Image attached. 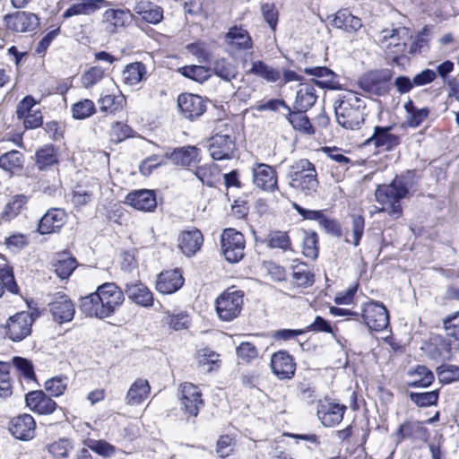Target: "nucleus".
I'll return each instance as SVG.
<instances>
[{
	"instance_id": "37",
	"label": "nucleus",
	"mask_w": 459,
	"mask_h": 459,
	"mask_svg": "<svg viewBox=\"0 0 459 459\" xmlns=\"http://www.w3.org/2000/svg\"><path fill=\"white\" fill-rule=\"evenodd\" d=\"M147 70L142 62L128 64L122 72L123 82L129 86H135L145 79Z\"/></svg>"
},
{
	"instance_id": "16",
	"label": "nucleus",
	"mask_w": 459,
	"mask_h": 459,
	"mask_svg": "<svg viewBox=\"0 0 459 459\" xmlns=\"http://www.w3.org/2000/svg\"><path fill=\"white\" fill-rule=\"evenodd\" d=\"M4 20L9 30L20 33L31 32L39 24V20L35 13L23 11L6 14Z\"/></svg>"
},
{
	"instance_id": "14",
	"label": "nucleus",
	"mask_w": 459,
	"mask_h": 459,
	"mask_svg": "<svg viewBox=\"0 0 459 459\" xmlns=\"http://www.w3.org/2000/svg\"><path fill=\"white\" fill-rule=\"evenodd\" d=\"M181 405L186 413L196 417L199 410L204 406L202 393L198 386L186 382L180 385Z\"/></svg>"
},
{
	"instance_id": "49",
	"label": "nucleus",
	"mask_w": 459,
	"mask_h": 459,
	"mask_svg": "<svg viewBox=\"0 0 459 459\" xmlns=\"http://www.w3.org/2000/svg\"><path fill=\"white\" fill-rule=\"evenodd\" d=\"M181 74L197 82H203L211 77V68L204 65H186L180 69Z\"/></svg>"
},
{
	"instance_id": "2",
	"label": "nucleus",
	"mask_w": 459,
	"mask_h": 459,
	"mask_svg": "<svg viewBox=\"0 0 459 459\" xmlns=\"http://www.w3.org/2000/svg\"><path fill=\"white\" fill-rule=\"evenodd\" d=\"M411 186L406 176L396 177L388 185L378 186L376 190V199L383 205L378 212H387L390 215L398 218L402 214L401 199L404 198Z\"/></svg>"
},
{
	"instance_id": "60",
	"label": "nucleus",
	"mask_w": 459,
	"mask_h": 459,
	"mask_svg": "<svg viewBox=\"0 0 459 459\" xmlns=\"http://www.w3.org/2000/svg\"><path fill=\"white\" fill-rule=\"evenodd\" d=\"M237 355L242 361L247 363L258 355L256 347L251 342H241L237 348Z\"/></svg>"
},
{
	"instance_id": "23",
	"label": "nucleus",
	"mask_w": 459,
	"mask_h": 459,
	"mask_svg": "<svg viewBox=\"0 0 459 459\" xmlns=\"http://www.w3.org/2000/svg\"><path fill=\"white\" fill-rule=\"evenodd\" d=\"M184 284V278L179 270L161 272L156 281V290L162 294H172Z\"/></svg>"
},
{
	"instance_id": "58",
	"label": "nucleus",
	"mask_w": 459,
	"mask_h": 459,
	"mask_svg": "<svg viewBox=\"0 0 459 459\" xmlns=\"http://www.w3.org/2000/svg\"><path fill=\"white\" fill-rule=\"evenodd\" d=\"M302 253L307 258L315 260L318 255L317 235L316 233H306L303 238Z\"/></svg>"
},
{
	"instance_id": "27",
	"label": "nucleus",
	"mask_w": 459,
	"mask_h": 459,
	"mask_svg": "<svg viewBox=\"0 0 459 459\" xmlns=\"http://www.w3.org/2000/svg\"><path fill=\"white\" fill-rule=\"evenodd\" d=\"M305 73L314 76L308 82L322 89L334 90L337 88L336 74L325 66L305 68Z\"/></svg>"
},
{
	"instance_id": "54",
	"label": "nucleus",
	"mask_w": 459,
	"mask_h": 459,
	"mask_svg": "<svg viewBox=\"0 0 459 459\" xmlns=\"http://www.w3.org/2000/svg\"><path fill=\"white\" fill-rule=\"evenodd\" d=\"M85 445L91 450L106 457L112 456L116 452L115 446L105 440H95L90 438L85 441Z\"/></svg>"
},
{
	"instance_id": "13",
	"label": "nucleus",
	"mask_w": 459,
	"mask_h": 459,
	"mask_svg": "<svg viewBox=\"0 0 459 459\" xmlns=\"http://www.w3.org/2000/svg\"><path fill=\"white\" fill-rule=\"evenodd\" d=\"M134 19V14L129 9H108L103 13L102 26L109 34L117 33L128 26Z\"/></svg>"
},
{
	"instance_id": "12",
	"label": "nucleus",
	"mask_w": 459,
	"mask_h": 459,
	"mask_svg": "<svg viewBox=\"0 0 459 459\" xmlns=\"http://www.w3.org/2000/svg\"><path fill=\"white\" fill-rule=\"evenodd\" d=\"M346 411V406L331 399L319 400L316 405V415L321 423L327 428L339 424Z\"/></svg>"
},
{
	"instance_id": "62",
	"label": "nucleus",
	"mask_w": 459,
	"mask_h": 459,
	"mask_svg": "<svg viewBox=\"0 0 459 459\" xmlns=\"http://www.w3.org/2000/svg\"><path fill=\"white\" fill-rule=\"evenodd\" d=\"M261 11L265 22L268 23L271 29L274 30L278 22V12L275 9L274 4L271 3L263 4L261 6Z\"/></svg>"
},
{
	"instance_id": "45",
	"label": "nucleus",
	"mask_w": 459,
	"mask_h": 459,
	"mask_svg": "<svg viewBox=\"0 0 459 459\" xmlns=\"http://www.w3.org/2000/svg\"><path fill=\"white\" fill-rule=\"evenodd\" d=\"M306 111L290 112L288 117L289 122L291 124L295 130L301 133L313 134L314 127L312 126L308 117L304 114Z\"/></svg>"
},
{
	"instance_id": "18",
	"label": "nucleus",
	"mask_w": 459,
	"mask_h": 459,
	"mask_svg": "<svg viewBox=\"0 0 459 459\" xmlns=\"http://www.w3.org/2000/svg\"><path fill=\"white\" fill-rule=\"evenodd\" d=\"M66 221V212L60 208H50L39 221L38 230L40 234L58 232Z\"/></svg>"
},
{
	"instance_id": "47",
	"label": "nucleus",
	"mask_w": 459,
	"mask_h": 459,
	"mask_svg": "<svg viewBox=\"0 0 459 459\" xmlns=\"http://www.w3.org/2000/svg\"><path fill=\"white\" fill-rule=\"evenodd\" d=\"M68 377L65 376H56L48 379L44 388L51 396L58 397L65 394L68 386Z\"/></svg>"
},
{
	"instance_id": "36",
	"label": "nucleus",
	"mask_w": 459,
	"mask_h": 459,
	"mask_svg": "<svg viewBox=\"0 0 459 459\" xmlns=\"http://www.w3.org/2000/svg\"><path fill=\"white\" fill-rule=\"evenodd\" d=\"M408 376L410 380L407 382L408 386L411 387H428L434 379V374L427 367L418 365L415 368L409 370Z\"/></svg>"
},
{
	"instance_id": "8",
	"label": "nucleus",
	"mask_w": 459,
	"mask_h": 459,
	"mask_svg": "<svg viewBox=\"0 0 459 459\" xmlns=\"http://www.w3.org/2000/svg\"><path fill=\"white\" fill-rule=\"evenodd\" d=\"M243 296L241 290H227L222 292L215 300L218 317L225 322L237 318L242 309Z\"/></svg>"
},
{
	"instance_id": "29",
	"label": "nucleus",
	"mask_w": 459,
	"mask_h": 459,
	"mask_svg": "<svg viewBox=\"0 0 459 459\" xmlns=\"http://www.w3.org/2000/svg\"><path fill=\"white\" fill-rule=\"evenodd\" d=\"M108 5L106 0H77L63 14L64 18L75 15H91Z\"/></svg>"
},
{
	"instance_id": "35",
	"label": "nucleus",
	"mask_w": 459,
	"mask_h": 459,
	"mask_svg": "<svg viewBox=\"0 0 459 459\" xmlns=\"http://www.w3.org/2000/svg\"><path fill=\"white\" fill-rule=\"evenodd\" d=\"M457 344L450 340L440 338L429 351L431 359L437 361H449L452 359L455 351H457Z\"/></svg>"
},
{
	"instance_id": "19",
	"label": "nucleus",
	"mask_w": 459,
	"mask_h": 459,
	"mask_svg": "<svg viewBox=\"0 0 459 459\" xmlns=\"http://www.w3.org/2000/svg\"><path fill=\"white\" fill-rule=\"evenodd\" d=\"M178 105L184 117L190 120L199 117L206 109V104L203 98L191 93L179 95Z\"/></svg>"
},
{
	"instance_id": "32",
	"label": "nucleus",
	"mask_w": 459,
	"mask_h": 459,
	"mask_svg": "<svg viewBox=\"0 0 459 459\" xmlns=\"http://www.w3.org/2000/svg\"><path fill=\"white\" fill-rule=\"evenodd\" d=\"M204 238L200 230L184 231L178 238V247L187 256L195 255L201 247Z\"/></svg>"
},
{
	"instance_id": "6",
	"label": "nucleus",
	"mask_w": 459,
	"mask_h": 459,
	"mask_svg": "<svg viewBox=\"0 0 459 459\" xmlns=\"http://www.w3.org/2000/svg\"><path fill=\"white\" fill-rule=\"evenodd\" d=\"M410 37V30L405 27L385 29L378 34L377 42L381 48L392 56L393 61L397 63Z\"/></svg>"
},
{
	"instance_id": "38",
	"label": "nucleus",
	"mask_w": 459,
	"mask_h": 459,
	"mask_svg": "<svg viewBox=\"0 0 459 459\" xmlns=\"http://www.w3.org/2000/svg\"><path fill=\"white\" fill-rule=\"evenodd\" d=\"M247 74L258 76L268 82H277L281 80V72L278 69L269 66L260 60L253 61Z\"/></svg>"
},
{
	"instance_id": "20",
	"label": "nucleus",
	"mask_w": 459,
	"mask_h": 459,
	"mask_svg": "<svg viewBox=\"0 0 459 459\" xmlns=\"http://www.w3.org/2000/svg\"><path fill=\"white\" fill-rule=\"evenodd\" d=\"M271 367L273 372L279 379H290L296 371V363L292 356L284 351L273 354Z\"/></svg>"
},
{
	"instance_id": "25",
	"label": "nucleus",
	"mask_w": 459,
	"mask_h": 459,
	"mask_svg": "<svg viewBox=\"0 0 459 459\" xmlns=\"http://www.w3.org/2000/svg\"><path fill=\"white\" fill-rule=\"evenodd\" d=\"M36 423L30 414L14 418L10 424V432L18 439L30 440L34 437Z\"/></svg>"
},
{
	"instance_id": "22",
	"label": "nucleus",
	"mask_w": 459,
	"mask_h": 459,
	"mask_svg": "<svg viewBox=\"0 0 459 459\" xmlns=\"http://www.w3.org/2000/svg\"><path fill=\"white\" fill-rule=\"evenodd\" d=\"M125 293L138 306L149 307L153 305V295L149 288L140 281H132L125 286Z\"/></svg>"
},
{
	"instance_id": "3",
	"label": "nucleus",
	"mask_w": 459,
	"mask_h": 459,
	"mask_svg": "<svg viewBox=\"0 0 459 459\" xmlns=\"http://www.w3.org/2000/svg\"><path fill=\"white\" fill-rule=\"evenodd\" d=\"M366 103L357 92L346 91L335 107L337 122L347 129H356L364 122Z\"/></svg>"
},
{
	"instance_id": "17",
	"label": "nucleus",
	"mask_w": 459,
	"mask_h": 459,
	"mask_svg": "<svg viewBox=\"0 0 459 459\" xmlns=\"http://www.w3.org/2000/svg\"><path fill=\"white\" fill-rule=\"evenodd\" d=\"M393 126H375L373 134L366 144L374 145L382 151H390L400 144V136L392 133Z\"/></svg>"
},
{
	"instance_id": "4",
	"label": "nucleus",
	"mask_w": 459,
	"mask_h": 459,
	"mask_svg": "<svg viewBox=\"0 0 459 459\" xmlns=\"http://www.w3.org/2000/svg\"><path fill=\"white\" fill-rule=\"evenodd\" d=\"M289 178L290 186L305 195H312L318 188L316 168L308 160L301 159L296 161L290 167Z\"/></svg>"
},
{
	"instance_id": "55",
	"label": "nucleus",
	"mask_w": 459,
	"mask_h": 459,
	"mask_svg": "<svg viewBox=\"0 0 459 459\" xmlns=\"http://www.w3.org/2000/svg\"><path fill=\"white\" fill-rule=\"evenodd\" d=\"M411 402L420 407H428L436 404L438 400V392L430 391L424 393H411Z\"/></svg>"
},
{
	"instance_id": "63",
	"label": "nucleus",
	"mask_w": 459,
	"mask_h": 459,
	"mask_svg": "<svg viewBox=\"0 0 459 459\" xmlns=\"http://www.w3.org/2000/svg\"><path fill=\"white\" fill-rule=\"evenodd\" d=\"M27 198L25 195H16L13 198V200L8 203L4 209V214L8 218H12L16 216L22 207L26 204Z\"/></svg>"
},
{
	"instance_id": "39",
	"label": "nucleus",
	"mask_w": 459,
	"mask_h": 459,
	"mask_svg": "<svg viewBox=\"0 0 459 459\" xmlns=\"http://www.w3.org/2000/svg\"><path fill=\"white\" fill-rule=\"evenodd\" d=\"M226 40L236 49H250L253 46L248 32L242 28H231L226 34Z\"/></svg>"
},
{
	"instance_id": "1",
	"label": "nucleus",
	"mask_w": 459,
	"mask_h": 459,
	"mask_svg": "<svg viewBox=\"0 0 459 459\" xmlns=\"http://www.w3.org/2000/svg\"><path fill=\"white\" fill-rule=\"evenodd\" d=\"M124 301V291L116 283L106 282L81 298L79 308L86 316L104 319L112 316Z\"/></svg>"
},
{
	"instance_id": "51",
	"label": "nucleus",
	"mask_w": 459,
	"mask_h": 459,
	"mask_svg": "<svg viewBox=\"0 0 459 459\" xmlns=\"http://www.w3.org/2000/svg\"><path fill=\"white\" fill-rule=\"evenodd\" d=\"M95 105L92 100L85 99L73 105V117L76 119H85L95 113Z\"/></svg>"
},
{
	"instance_id": "50",
	"label": "nucleus",
	"mask_w": 459,
	"mask_h": 459,
	"mask_svg": "<svg viewBox=\"0 0 459 459\" xmlns=\"http://www.w3.org/2000/svg\"><path fill=\"white\" fill-rule=\"evenodd\" d=\"M166 322L175 331L187 329L190 325V316L185 312L171 314L166 312Z\"/></svg>"
},
{
	"instance_id": "34",
	"label": "nucleus",
	"mask_w": 459,
	"mask_h": 459,
	"mask_svg": "<svg viewBox=\"0 0 459 459\" xmlns=\"http://www.w3.org/2000/svg\"><path fill=\"white\" fill-rule=\"evenodd\" d=\"M151 393V386L147 379L137 378L129 387L126 395L128 405H138L146 400Z\"/></svg>"
},
{
	"instance_id": "33",
	"label": "nucleus",
	"mask_w": 459,
	"mask_h": 459,
	"mask_svg": "<svg viewBox=\"0 0 459 459\" xmlns=\"http://www.w3.org/2000/svg\"><path fill=\"white\" fill-rule=\"evenodd\" d=\"M317 95L312 82L299 83L295 99V108L299 111H307L316 101Z\"/></svg>"
},
{
	"instance_id": "41",
	"label": "nucleus",
	"mask_w": 459,
	"mask_h": 459,
	"mask_svg": "<svg viewBox=\"0 0 459 459\" xmlns=\"http://www.w3.org/2000/svg\"><path fill=\"white\" fill-rule=\"evenodd\" d=\"M58 162L57 151L52 144H47L36 152V165L44 170Z\"/></svg>"
},
{
	"instance_id": "28",
	"label": "nucleus",
	"mask_w": 459,
	"mask_h": 459,
	"mask_svg": "<svg viewBox=\"0 0 459 459\" xmlns=\"http://www.w3.org/2000/svg\"><path fill=\"white\" fill-rule=\"evenodd\" d=\"M50 311L54 319L62 324L70 322L74 316L75 308L70 299L62 295L50 303Z\"/></svg>"
},
{
	"instance_id": "56",
	"label": "nucleus",
	"mask_w": 459,
	"mask_h": 459,
	"mask_svg": "<svg viewBox=\"0 0 459 459\" xmlns=\"http://www.w3.org/2000/svg\"><path fill=\"white\" fill-rule=\"evenodd\" d=\"M438 379L442 383L459 381V368L454 365L443 364L436 369Z\"/></svg>"
},
{
	"instance_id": "43",
	"label": "nucleus",
	"mask_w": 459,
	"mask_h": 459,
	"mask_svg": "<svg viewBox=\"0 0 459 459\" xmlns=\"http://www.w3.org/2000/svg\"><path fill=\"white\" fill-rule=\"evenodd\" d=\"M350 220L351 221L347 228V235L350 231L351 232V243L354 247H358L364 233L365 220L363 215L358 213L350 214Z\"/></svg>"
},
{
	"instance_id": "10",
	"label": "nucleus",
	"mask_w": 459,
	"mask_h": 459,
	"mask_svg": "<svg viewBox=\"0 0 459 459\" xmlns=\"http://www.w3.org/2000/svg\"><path fill=\"white\" fill-rule=\"evenodd\" d=\"M221 252L230 263H238L244 257V235L234 229H225L221 237Z\"/></svg>"
},
{
	"instance_id": "42",
	"label": "nucleus",
	"mask_w": 459,
	"mask_h": 459,
	"mask_svg": "<svg viewBox=\"0 0 459 459\" xmlns=\"http://www.w3.org/2000/svg\"><path fill=\"white\" fill-rule=\"evenodd\" d=\"M426 429L419 421H406L399 426L395 436L400 442L404 438H421Z\"/></svg>"
},
{
	"instance_id": "5",
	"label": "nucleus",
	"mask_w": 459,
	"mask_h": 459,
	"mask_svg": "<svg viewBox=\"0 0 459 459\" xmlns=\"http://www.w3.org/2000/svg\"><path fill=\"white\" fill-rule=\"evenodd\" d=\"M217 132L210 138L209 152L215 160H230L236 149L234 130L230 126L220 122Z\"/></svg>"
},
{
	"instance_id": "61",
	"label": "nucleus",
	"mask_w": 459,
	"mask_h": 459,
	"mask_svg": "<svg viewBox=\"0 0 459 459\" xmlns=\"http://www.w3.org/2000/svg\"><path fill=\"white\" fill-rule=\"evenodd\" d=\"M132 129L122 123L113 124L110 132L111 140L115 143H120L131 136Z\"/></svg>"
},
{
	"instance_id": "59",
	"label": "nucleus",
	"mask_w": 459,
	"mask_h": 459,
	"mask_svg": "<svg viewBox=\"0 0 459 459\" xmlns=\"http://www.w3.org/2000/svg\"><path fill=\"white\" fill-rule=\"evenodd\" d=\"M293 278L297 285L300 287H307L313 284L314 275L306 268L305 265H298L294 267Z\"/></svg>"
},
{
	"instance_id": "21",
	"label": "nucleus",
	"mask_w": 459,
	"mask_h": 459,
	"mask_svg": "<svg viewBox=\"0 0 459 459\" xmlns=\"http://www.w3.org/2000/svg\"><path fill=\"white\" fill-rule=\"evenodd\" d=\"M25 402L31 411L39 414H51L57 407L56 403L42 390L29 392L25 396Z\"/></svg>"
},
{
	"instance_id": "9",
	"label": "nucleus",
	"mask_w": 459,
	"mask_h": 459,
	"mask_svg": "<svg viewBox=\"0 0 459 459\" xmlns=\"http://www.w3.org/2000/svg\"><path fill=\"white\" fill-rule=\"evenodd\" d=\"M36 316L33 313L22 311L10 316L2 326L5 335L13 342H20L31 332V326Z\"/></svg>"
},
{
	"instance_id": "40",
	"label": "nucleus",
	"mask_w": 459,
	"mask_h": 459,
	"mask_svg": "<svg viewBox=\"0 0 459 459\" xmlns=\"http://www.w3.org/2000/svg\"><path fill=\"white\" fill-rule=\"evenodd\" d=\"M225 82H231L238 74V66L226 58L216 59L212 63L211 72Z\"/></svg>"
},
{
	"instance_id": "57",
	"label": "nucleus",
	"mask_w": 459,
	"mask_h": 459,
	"mask_svg": "<svg viewBox=\"0 0 459 459\" xmlns=\"http://www.w3.org/2000/svg\"><path fill=\"white\" fill-rule=\"evenodd\" d=\"M267 245L271 248L287 250L290 247V239L286 232L273 231L268 235Z\"/></svg>"
},
{
	"instance_id": "53",
	"label": "nucleus",
	"mask_w": 459,
	"mask_h": 459,
	"mask_svg": "<svg viewBox=\"0 0 459 459\" xmlns=\"http://www.w3.org/2000/svg\"><path fill=\"white\" fill-rule=\"evenodd\" d=\"M104 69L100 66H92L85 71L81 77L82 85L84 88H91L98 83L104 76Z\"/></svg>"
},
{
	"instance_id": "30",
	"label": "nucleus",
	"mask_w": 459,
	"mask_h": 459,
	"mask_svg": "<svg viewBox=\"0 0 459 459\" xmlns=\"http://www.w3.org/2000/svg\"><path fill=\"white\" fill-rule=\"evenodd\" d=\"M333 27L346 32H356L362 27L361 20L353 15L348 9L339 10L331 21Z\"/></svg>"
},
{
	"instance_id": "31",
	"label": "nucleus",
	"mask_w": 459,
	"mask_h": 459,
	"mask_svg": "<svg viewBox=\"0 0 459 459\" xmlns=\"http://www.w3.org/2000/svg\"><path fill=\"white\" fill-rule=\"evenodd\" d=\"M198 156V149L194 146L175 149L172 152L166 153V157L169 158L173 164L182 167L195 166L199 161Z\"/></svg>"
},
{
	"instance_id": "46",
	"label": "nucleus",
	"mask_w": 459,
	"mask_h": 459,
	"mask_svg": "<svg viewBox=\"0 0 459 459\" xmlns=\"http://www.w3.org/2000/svg\"><path fill=\"white\" fill-rule=\"evenodd\" d=\"M408 113L406 125L410 127H418L424 120L427 119L429 110L427 108H417L410 101L405 105Z\"/></svg>"
},
{
	"instance_id": "7",
	"label": "nucleus",
	"mask_w": 459,
	"mask_h": 459,
	"mask_svg": "<svg viewBox=\"0 0 459 459\" xmlns=\"http://www.w3.org/2000/svg\"><path fill=\"white\" fill-rule=\"evenodd\" d=\"M393 73L389 69L370 70L362 74L358 81L359 87L372 96H384L390 91Z\"/></svg>"
},
{
	"instance_id": "15",
	"label": "nucleus",
	"mask_w": 459,
	"mask_h": 459,
	"mask_svg": "<svg viewBox=\"0 0 459 459\" xmlns=\"http://www.w3.org/2000/svg\"><path fill=\"white\" fill-rule=\"evenodd\" d=\"M254 185L266 192H273L278 188L277 173L275 169L265 163H255L252 168Z\"/></svg>"
},
{
	"instance_id": "64",
	"label": "nucleus",
	"mask_w": 459,
	"mask_h": 459,
	"mask_svg": "<svg viewBox=\"0 0 459 459\" xmlns=\"http://www.w3.org/2000/svg\"><path fill=\"white\" fill-rule=\"evenodd\" d=\"M443 325L448 336L459 340V312L444 319Z\"/></svg>"
},
{
	"instance_id": "26",
	"label": "nucleus",
	"mask_w": 459,
	"mask_h": 459,
	"mask_svg": "<svg viewBox=\"0 0 459 459\" xmlns=\"http://www.w3.org/2000/svg\"><path fill=\"white\" fill-rule=\"evenodd\" d=\"M133 12L143 21L154 25L160 23L163 19V9L148 0H139L134 4Z\"/></svg>"
},
{
	"instance_id": "48",
	"label": "nucleus",
	"mask_w": 459,
	"mask_h": 459,
	"mask_svg": "<svg viewBox=\"0 0 459 459\" xmlns=\"http://www.w3.org/2000/svg\"><path fill=\"white\" fill-rule=\"evenodd\" d=\"M23 155L19 151H11L0 157V168L5 171L13 172L22 168Z\"/></svg>"
},
{
	"instance_id": "24",
	"label": "nucleus",
	"mask_w": 459,
	"mask_h": 459,
	"mask_svg": "<svg viewBox=\"0 0 459 459\" xmlns=\"http://www.w3.org/2000/svg\"><path fill=\"white\" fill-rule=\"evenodd\" d=\"M126 204L139 211L152 212L157 206V200L154 191L143 189L129 193Z\"/></svg>"
},
{
	"instance_id": "11",
	"label": "nucleus",
	"mask_w": 459,
	"mask_h": 459,
	"mask_svg": "<svg viewBox=\"0 0 459 459\" xmlns=\"http://www.w3.org/2000/svg\"><path fill=\"white\" fill-rule=\"evenodd\" d=\"M361 315L370 330L380 332L389 325L388 311L381 303L370 301L364 304Z\"/></svg>"
},
{
	"instance_id": "52",
	"label": "nucleus",
	"mask_w": 459,
	"mask_h": 459,
	"mask_svg": "<svg viewBox=\"0 0 459 459\" xmlns=\"http://www.w3.org/2000/svg\"><path fill=\"white\" fill-rule=\"evenodd\" d=\"M186 48L200 63L209 62L212 57V52L204 42L189 44Z\"/></svg>"
},
{
	"instance_id": "44",
	"label": "nucleus",
	"mask_w": 459,
	"mask_h": 459,
	"mask_svg": "<svg viewBox=\"0 0 459 459\" xmlns=\"http://www.w3.org/2000/svg\"><path fill=\"white\" fill-rule=\"evenodd\" d=\"M76 260L66 254L59 255L54 268L56 275L61 279L68 278L76 268Z\"/></svg>"
}]
</instances>
